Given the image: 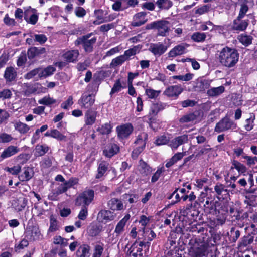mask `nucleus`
I'll list each match as a JSON object with an SVG mask.
<instances>
[{"instance_id":"1","label":"nucleus","mask_w":257,"mask_h":257,"mask_svg":"<svg viewBox=\"0 0 257 257\" xmlns=\"http://www.w3.org/2000/svg\"><path fill=\"white\" fill-rule=\"evenodd\" d=\"M218 53L217 58L220 64L224 67L228 68L233 67L238 62L239 53L234 48L226 46L218 51Z\"/></svg>"},{"instance_id":"2","label":"nucleus","mask_w":257,"mask_h":257,"mask_svg":"<svg viewBox=\"0 0 257 257\" xmlns=\"http://www.w3.org/2000/svg\"><path fill=\"white\" fill-rule=\"evenodd\" d=\"M184 230L192 233L193 236H197L195 242L199 243V239L205 236L208 232V225L206 223H198L197 221L189 222L184 225Z\"/></svg>"},{"instance_id":"3","label":"nucleus","mask_w":257,"mask_h":257,"mask_svg":"<svg viewBox=\"0 0 257 257\" xmlns=\"http://www.w3.org/2000/svg\"><path fill=\"white\" fill-rule=\"evenodd\" d=\"M147 30H157V35L165 37L169 35L170 30V23L165 20H159L147 24L146 26Z\"/></svg>"},{"instance_id":"4","label":"nucleus","mask_w":257,"mask_h":257,"mask_svg":"<svg viewBox=\"0 0 257 257\" xmlns=\"http://www.w3.org/2000/svg\"><path fill=\"white\" fill-rule=\"evenodd\" d=\"M151 243L142 241L140 238L137 239L128 249L126 255L128 257H143V248L147 249L150 246Z\"/></svg>"},{"instance_id":"5","label":"nucleus","mask_w":257,"mask_h":257,"mask_svg":"<svg viewBox=\"0 0 257 257\" xmlns=\"http://www.w3.org/2000/svg\"><path fill=\"white\" fill-rule=\"evenodd\" d=\"M94 191L93 190H85L76 197L75 200V204L77 206L88 207L94 200Z\"/></svg>"},{"instance_id":"6","label":"nucleus","mask_w":257,"mask_h":257,"mask_svg":"<svg viewBox=\"0 0 257 257\" xmlns=\"http://www.w3.org/2000/svg\"><path fill=\"white\" fill-rule=\"evenodd\" d=\"M25 238L30 242L39 241L43 239V234L41 233L38 225H28L24 232Z\"/></svg>"},{"instance_id":"7","label":"nucleus","mask_w":257,"mask_h":257,"mask_svg":"<svg viewBox=\"0 0 257 257\" xmlns=\"http://www.w3.org/2000/svg\"><path fill=\"white\" fill-rule=\"evenodd\" d=\"M228 214L231 217V221L234 223L235 225H237L240 228H242L244 226L245 220L247 217V213H243L235 209L233 206L230 207L228 209Z\"/></svg>"},{"instance_id":"8","label":"nucleus","mask_w":257,"mask_h":257,"mask_svg":"<svg viewBox=\"0 0 257 257\" xmlns=\"http://www.w3.org/2000/svg\"><path fill=\"white\" fill-rule=\"evenodd\" d=\"M237 124L228 116H225L216 124L214 131L217 133L237 128Z\"/></svg>"},{"instance_id":"9","label":"nucleus","mask_w":257,"mask_h":257,"mask_svg":"<svg viewBox=\"0 0 257 257\" xmlns=\"http://www.w3.org/2000/svg\"><path fill=\"white\" fill-rule=\"evenodd\" d=\"M96 41V37H93L90 39L78 37L75 41L74 44L76 46L81 45L85 53H90L94 51V46Z\"/></svg>"},{"instance_id":"10","label":"nucleus","mask_w":257,"mask_h":257,"mask_svg":"<svg viewBox=\"0 0 257 257\" xmlns=\"http://www.w3.org/2000/svg\"><path fill=\"white\" fill-rule=\"evenodd\" d=\"M252 229L251 232L244 235L238 241L237 246L238 249H244L251 244L254 239V235L257 234V230H255L256 225L252 224L250 225Z\"/></svg>"},{"instance_id":"11","label":"nucleus","mask_w":257,"mask_h":257,"mask_svg":"<svg viewBox=\"0 0 257 257\" xmlns=\"http://www.w3.org/2000/svg\"><path fill=\"white\" fill-rule=\"evenodd\" d=\"M134 127L132 123H126L118 125L116 127V132L117 138L120 140L127 139L132 134Z\"/></svg>"},{"instance_id":"12","label":"nucleus","mask_w":257,"mask_h":257,"mask_svg":"<svg viewBox=\"0 0 257 257\" xmlns=\"http://www.w3.org/2000/svg\"><path fill=\"white\" fill-rule=\"evenodd\" d=\"M215 211L213 215H215L218 218L217 220L220 221L221 224L224 223L228 213L227 205L219 201V204H217Z\"/></svg>"},{"instance_id":"13","label":"nucleus","mask_w":257,"mask_h":257,"mask_svg":"<svg viewBox=\"0 0 257 257\" xmlns=\"http://www.w3.org/2000/svg\"><path fill=\"white\" fill-rule=\"evenodd\" d=\"M215 196L219 200H227L229 197V190L226 186L221 183L217 182L214 186Z\"/></svg>"},{"instance_id":"14","label":"nucleus","mask_w":257,"mask_h":257,"mask_svg":"<svg viewBox=\"0 0 257 257\" xmlns=\"http://www.w3.org/2000/svg\"><path fill=\"white\" fill-rule=\"evenodd\" d=\"M183 91V88L180 84L171 85L167 87L163 94L169 98L177 99Z\"/></svg>"},{"instance_id":"15","label":"nucleus","mask_w":257,"mask_h":257,"mask_svg":"<svg viewBox=\"0 0 257 257\" xmlns=\"http://www.w3.org/2000/svg\"><path fill=\"white\" fill-rule=\"evenodd\" d=\"M244 18L237 16L236 19L233 21L231 29L233 31H244L247 28L249 21L248 19L243 20Z\"/></svg>"},{"instance_id":"16","label":"nucleus","mask_w":257,"mask_h":257,"mask_svg":"<svg viewBox=\"0 0 257 257\" xmlns=\"http://www.w3.org/2000/svg\"><path fill=\"white\" fill-rule=\"evenodd\" d=\"M219 201L215 200V196L210 195L209 198L207 199L203 204L204 211L207 214H213L215 212Z\"/></svg>"},{"instance_id":"17","label":"nucleus","mask_w":257,"mask_h":257,"mask_svg":"<svg viewBox=\"0 0 257 257\" xmlns=\"http://www.w3.org/2000/svg\"><path fill=\"white\" fill-rule=\"evenodd\" d=\"M218 234L214 233L211 230L208 231L205 236L199 239V243L206 244L209 247L214 246L217 243V240L219 239Z\"/></svg>"},{"instance_id":"18","label":"nucleus","mask_w":257,"mask_h":257,"mask_svg":"<svg viewBox=\"0 0 257 257\" xmlns=\"http://www.w3.org/2000/svg\"><path fill=\"white\" fill-rule=\"evenodd\" d=\"M120 152V147L114 143H109L103 150V155L106 158H111Z\"/></svg>"},{"instance_id":"19","label":"nucleus","mask_w":257,"mask_h":257,"mask_svg":"<svg viewBox=\"0 0 257 257\" xmlns=\"http://www.w3.org/2000/svg\"><path fill=\"white\" fill-rule=\"evenodd\" d=\"M95 97L92 94H83L78 100V104L82 108L90 109L94 104Z\"/></svg>"},{"instance_id":"20","label":"nucleus","mask_w":257,"mask_h":257,"mask_svg":"<svg viewBox=\"0 0 257 257\" xmlns=\"http://www.w3.org/2000/svg\"><path fill=\"white\" fill-rule=\"evenodd\" d=\"M147 13L145 12H140L135 14L133 17L131 25L133 27H140L146 23L147 19L145 18Z\"/></svg>"},{"instance_id":"21","label":"nucleus","mask_w":257,"mask_h":257,"mask_svg":"<svg viewBox=\"0 0 257 257\" xmlns=\"http://www.w3.org/2000/svg\"><path fill=\"white\" fill-rule=\"evenodd\" d=\"M189 45L186 43L177 45L173 48L168 53V57L174 58L186 53V48Z\"/></svg>"},{"instance_id":"22","label":"nucleus","mask_w":257,"mask_h":257,"mask_svg":"<svg viewBox=\"0 0 257 257\" xmlns=\"http://www.w3.org/2000/svg\"><path fill=\"white\" fill-rule=\"evenodd\" d=\"M149 50L155 56H160L166 51L167 46L160 42L153 43L151 44Z\"/></svg>"},{"instance_id":"23","label":"nucleus","mask_w":257,"mask_h":257,"mask_svg":"<svg viewBox=\"0 0 257 257\" xmlns=\"http://www.w3.org/2000/svg\"><path fill=\"white\" fill-rule=\"evenodd\" d=\"M91 246L87 243H83L79 245L76 251V257H90L91 254Z\"/></svg>"},{"instance_id":"24","label":"nucleus","mask_w":257,"mask_h":257,"mask_svg":"<svg viewBox=\"0 0 257 257\" xmlns=\"http://www.w3.org/2000/svg\"><path fill=\"white\" fill-rule=\"evenodd\" d=\"M116 214L108 210H101L98 213L97 219L101 222L105 221L106 223L114 219Z\"/></svg>"},{"instance_id":"25","label":"nucleus","mask_w":257,"mask_h":257,"mask_svg":"<svg viewBox=\"0 0 257 257\" xmlns=\"http://www.w3.org/2000/svg\"><path fill=\"white\" fill-rule=\"evenodd\" d=\"M130 218L131 215L127 213L117 223L114 230V233L117 236L120 235L124 231L125 226L129 222Z\"/></svg>"},{"instance_id":"26","label":"nucleus","mask_w":257,"mask_h":257,"mask_svg":"<svg viewBox=\"0 0 257 257\" xmlns=\"http://www.w3.org/2000/svg\"><path fill=\"white\" fill-rule=\"evenodd\" d=\"M232 165L230 167L229 171L230 173H233L235 169L238 173L239 175H244L247 171V167L243 164L237 160H233L231 161Z\"/></svg>"},{"instance_id":"27","label":"nucleus","mask_w":257,"mask_h":257,"mask_svg":"<svg viewBox=\"0 0 257 257\" xmlns=\"http://www.w3.org/2000/svg\"><path fill=\"white\" fill-rule=\"evenodd\" d=\"M188 140V135L184 134L183 135L177 136L170 141L169 146L172 149H177L180 145L187 143Z\"/></svg>"},{"instance_id":"28","label":"nucleus","mask_w":257,"mask_h":257,"mask_svg":"<svg viewBox=\"0 0 257 257\" xmlns=\"http://www.w3.org/2000/svg\"><path fill=\"white\" fill-rule=\"evenodd\" d=\"M87 231L90 237H96L103 231V226L98 223H92L88 227Z\"/></svg>"},{"instance_id":"29","label":"nucleus","mask_w":257,"mask_h":257,"mask_svg":"<svg viewBox=\"0 0 257 257\" xmlns=\"http://www.w3.org/2000/svg\"><path fill=\"white\" fill-rule=\"evenodd\" d=\"M139 171L143 176H150L155 169H153L148 164L145 162L143 159L139 161Z\"/></svg>"},{"instance_id":"30","label":"nucleus","mask_w":257,"mask_h":257,"mask_svg":"<svg viewBox=\"0 0 257 257\" xmlns=\"http://www.w3.org/2000/svg\"><path fill=\"white\" fill-rule=\"evenodd\" d=\"M46 52V48L44 47H31L27 50V56L30 60H31L45 53Z\"/></svg>"},{"instance_id":"31","label":"nucleus","mask_w":257,"mask_h":257,"mask_svg":"<svg viewBox=\"0 0 257 257\" xmlns=\"http://www.w3.org/2000/svg\"><path fill=\"white\" fill-rule=\"evenodd\" d=\"M183 251L181 246H174L172 249H166L162 257H182Z\"/></svg>"},{"instance_id":"32","label":"nucleus","mask_w":257,"mask_h":257,"mask_svg":"<svg viewBox=\"0 0 257 257\" xmlns=\"http://www.w3.org/2000/svg\"><path fill=\"white\" fill-rule=\"evenodd\" d=\"M109 208L113 211H120L123 209V204L121 199L113 198L108 201Z\"/></svg>"},{"instance_id":"33","label":"nucleus","mask_w":257,"mask_h":257,"mask_svg":"<svg viewBox=\"0 0 257 257\" xmlns=\"http://www.w3.org/2000/svg\"><path fill=\"white\" fill-rule=\"evenodd\" d=\"M19 151L20 148L17 146L10 145L4 149L3 151L1 153L2 157L4 159H6L16 155Z\"/></svg>"},{"instance_id":"34","label":"nucleus","mask_w":257,"mask_h":257,"mask_svg":"<svg viewBox=\"0 0 257 257\" xmlns=\"http://www.w3.org/2000/svg\"><path fill=\"white\" fill-rule=\"evenodd\" d=\"M166 106V103L160 101L152 103L149 113L150 115H157L158 113L164 109Z\"/></svg>"},{"instance_id":"35","label":"nucleus","mask_w":257,"mask_h":257,"mask_svg":"<svg viewBox=\"0 0 257 257\" xmlns=\"http://www.w3.org/2000/svg\"><path fill=\"white\" fill-rule=\"evenodd\" d=\"M186 155V152H177L169 159L165 164V167L169 168L181 160L184 156Z\"/></svg>"},{"instance_id":"36","label":"nucleus","mask_w":257,"mask_h":257,"mask_svg":"<svg viewBox=\"0 0 257 257\" xmlns=\"http://www.w3.org/2000/svg\"><path fill=\"white\" fill-rule=\"evenodd\" d=\"M241 235V232L236 226L232 227L227 232L228 240L231 243L236 242Z\"/></svg>"},{"instance_id":"37","label":"nucleus","mask_w":257,"mask_h":257,"mask_svg":"<svg viewBox=\"0 0 257 257\" xmlns=\"http://www.w3.org/2000/svg\"><path fill=\"white\" fill-rule=\"evenodd\" d=\"M199 115V113L196 111L193 112H190L182 116L179 119L181 123H188L195 120Z\"/></svg>"},{"instance_id":"38","label":"nucleus","mask_w":257,"mask_h":257,"mask_svg":"<svg viewBox=\"0 0 257 257\" xmlns=\"http://www.w3.org/2000/svg\"><path fill=\"white\" fill-rule=\"evenodd\" d=\"M109 163L105 161H101L98 166L97 170V174L95 175L96 179H100L102 178L108 169Z\"/></svg>"},{"instance_id":"39","label":"nucleus","mask_w":257,"mask_h":257,"mask_svg":"<svg viewBox=\"0 0 257 257\" xmlns=\"http://www.w3.org/2000/svg\"><path fill=\"white\" fill-rule=\"evenodd\" d=\"M205 193L202 192L199 196L198 197V199L194 204H196L198 207H202L203 206L204 203H205L206 200H208V198H209V196L207 195L208 191H209L210 192H212V188H209L208 186L205 187Z\"/></svg>"},{"instance_id":"40","label":"nucleus","mask_w":257,"mask_h":257,"mask_svg":"<svg viewBox=\"0 0 257 257\" xmlns=\"http://www.w3.org/2000/svg\"><path fill=\"white\" fill-rule=\"evenodd\" d=\"M142 48V45L141 44L134 46L132 48L125 50L123 55L125 56L124 57L127 61L131 59V57L135 56L136 54L139 53Z\"/></svg>"},{"instance_id":"41","label":"nucleus","mask_w":257,"mask_h":257,"mask_svg":"<svg viewBox=\"0 0 257 257\" xmlns=\"http://www.w3.org/2000/svg\"><path fill=\"white\" fill-rule=\"evenodd\" d=\"M33 169L29 167H25L23 168V172L19 176V178L21 181H28L33 176Z\"/></svg>"},{"instance_id":"42","label":"nucleus","mask_w":257,"mask_h":257,"mask_svg":"<svg viewBox=\"0 0 257 257\" xmlns=\"http://www.w3.org/2000/svg\"><path fill=\"white\" fill-rule=\"evenodd\" d=\"M79 54L77 50H70L63 54V57L68 62H74L77 60Z\"/></svg>"},{"instance_id":"43","label":"nucleus","mask_w":257,"mask_h":257,"mask_svg":"<svg viewBox=\"0 0 257 257\" xmlns=\"http://www.w3.org/2000/svg\"><path fill=\"white\" fill-rule=\"evenodd\" d=\"M104 244L102 242H96L94 244L92 257H101L104 249Z\"/></svg>"},{"instance_id":"44","label":"nucleus","mask_w":257,"mask_h":257,"mask_svg":"<svg viewBox=\"0 0 257 257\" xmlns=\"http://www.w3.org/2000/svg\"><path fill=\"white\" fill-rule=\"evenodd\" d=\"M113 126L110 122L100 125L96 130L102 135H109L112 131Z\"/></svg>"},{"instance_id":"45","label":"nucleus","mask_w":257,"mask_h":257,"mask_svg":"<svg viewBox=\"0 0 257 257\" xmlns=\"http://www.w3.org/2000/svg\"><path fill=\"white\" fill-rule=\"evenodd\" d=\"M96 113L95 111L91 109H88L85 114V124L87 125H92L96 121Z\"/></svg>"},{"instance_id":"46","label":"nucleus","mask_w":257,"mask_h":257,"mask_svg":"<svg viewBox=\"0 0 257 257\" xmlns=\"http://www.w3.org/2000/svg\"><path fill=\"white\" fill-rule=\"evenodd\" d=\"M237 39L239 42L245 47H247L251 45L253 39L252 36L245 33L238 35Z\"/></svg>"},{"instance_id":"47","label":"nucleus","mask_w":257,"mask_h":257,"mask_svg":"<svg viewBox=\"0 0 257 257\" xmlns=\"http://www.w3.org/2000/svg\"><path fill=\"white\" fill-rule=\"evenodd\" d=\"M16 72L12 67H7L5 71L4 77L7 81L11 82L15 80Z\"/></svg>"},{"instance_id":"48","label":"nucleus","mask_w":257,"mask_h":257,"mask_svg":"<svg viewBox=\"0 0 257 257\" xmlns=\"http://www.w3.org/2000/svg\"><path fill=\"white\" fill-rule=\"evenodd\" d=\"M184 225L182 227H176L175 231H171L170 233L169 237L176 240L177 238L179 239L181 237V234H184Z\"/></svg>"},{"instance_id":"49","label":"nucleus","mask_w":257,"mask_h":257,"mask_svg":"<svg viewBox=\"0 0 257 257\" xmlns=\"http://www.w3.org/2000/svg\"><path fill=\"white\" fill-rule=\"evenodd\" d=\"M68 190L67 187L64 183H63L60 184L52 192V197H54V198H52L51 200H54L55 198L57 197L58 195L62 194L65 192H66Z\"/></svg>"},{"instance_id":"50","label":"nucleus","mask_w":257,"mask_h":257,"mask_svg":"<svg viewBox=\"0 0 257 257\" xmlns=\"http://www.w3.org/2000/svg\"><path fill=\"white\" fill-rule=\"evenodd\" d=\"M36 154L37 156H42L47 153L50 149V147L46 144L36 145Z\"/></svg>"},{"instance_id":"51","label":"nucleus","mask_w":257,"mask_h":257,"mask_svg":"<svg viewBox=\"0 0 257 257\" xmlns=\"http://www.w3.org/2000/svg\"><path fill=\"white\" fill-rule=\"evenodd\" d=\"M201 244L199 247L195 248L194 253L196 257H202L205 255L207 247H209L205 243H200Z\"/></svg>"},{"instance_id":"52","label":"nucleus","mask_w":257,"mask_h":257,"mask_svg":"<svg viewBox=\"0 0 257 257\" xmlns=\"http://www.w3.org/2000/svg\"><path fill=\"white\" fill-rule=\"evenodd\" d=\"M189 208V220H196L199 214V211L196 209L198 208V206L196 204H194V205L192 206V204L191 203Z\"/></svg>"},{"instance_id":"53","label":"nucleus","mask_w":257,"mask_h":257,"mask_svg":"<svg viewBox=\"0 0 257 257\" xmlns=\"http://www.w3.org/2000/svg\"><path fill=\"white\" fill-rule=\"evenodd\" d=\"M156 4L160 9L168 10L172 6L173 3L170 0H157Z\"/></svg>"},{"instance_id":"54","label":"nucleus","mask_w":257,"mask_h":257,"mask_svg":"<svg viewBox=\"0 0 257 257\" xmlns=\"http://www.w3.org/2000/svg\"><path fill=\"white\" fill-rule=\"evenodd\" d=\"M255 114L252 113L250 114L249 118L246 119L244 128L246 131H250L253 129L254 126V121L255 120Z\"/></svg>"},{"instance_id":"55","label":"nucleus","mask_w":257,"mask_h":257,"mask_svg":"<svg viewBox=\"0 0 257 257\" xmlns=\"http://www.w3.org/2000/svg\"><path fill=\"white\" fill-rule=\"evenodd\" d=\"M56 102L57 100L52 97H50L49 95L48 96H44L38 100V103L40 104H43L46 106H51Z\"/></svg>"},{"instance_id":"56","label":"nucleus","mask_w":257,"mask_h":257,"mask_svg":"<svg viewBox=\"0 0 257 257\" xmlns=\"http://www.w3.org/2000/svg\"><path fill=\"white\" fill-rule=\"evenodd\" d=\"M15 128L16 130L22 134L27 133L30 130V127L27 124L20 121L15 124Z\"/></svg>"},{"instance_id":"57","label":"nucleus","mask_w":257,"mask_h":257,"mask_svg":"<svg viewBox=\"0 0 257 257\" xmlns=\"http://www.w3.org/2000/svg\"><path fill=\"white\" fill-rule=\"evenodd\" d=\"M101 82V79L99 75L95 74L93 76L92 82L90 84L89 86L93 91H97L98 90L99 86Z\"/></svg>"},{"instance_id":"58","label":"nucleus","mask_w":257,"mask_h":257,"mask_svg":"<svg viewBox=\"0 0 257 257\" xmlns=\"http://www.w3.org/2000/svg\"><path fill=\"white\" fill-rule=\"evenodd\" d=\"M191 38V39L194 42H203L205 40L206 35L204 33L197 32L194 33L192 35Z\"/></svg>"},{"instance_id":"59","label":"nucleus","mask_w":257,"mask_h":257,"mask_svg":"<svg viewBox=\"0 0 257 257\" xmlns=\"http://www.w3.org/2000/svg\"><path fill=\"white\" fill-rule=\"evenodd\" d=\"M224 91V87L222 86L214 87L207 91V94L210 96H215L222 93Z\"/></svg>"},{"instance_id":"60","label":"nucleus","mask_w":257,"mask_h":257,"mask_svg":"<svg viewBox=\"0 0 257 257\" xmlns=\"http://www.w3.org/2000/svg\"><path fill=\"white\" fill-rule=\"evenodd\" d=\"M124 88V87H123L121 85L120 79H118L115 82L112 88L111 89L109 94L111 96H112L113 94L119 92L121 89Z\"/></svg>"},{"instance_id":"61","label":"nucleus","mask_w":257,"mask_h":257,"mask_svg":"<svg viewBox=\"0 0 257 257\" xmlns=\"http://www.w3.org/2000/svg\"><path fill=\"white\" fill-rule=\"evenodd\" d=\"M123 55H121L112 60L110 65L112 67H116L121 65L125 61H127Z\"/></svg>"},{"instance_id":"62","label":"nucleus","mask_w":257,"mask_h":257,"mask_svg":"<svg viewBox=\"0 0 257 257\" xmlns=\"http://www.w3.org/2000/svg\"><path fill=\"white\" fill-rule=\"evenodd\" d=\"M211 8V5L209 4L204 5L200 7L196 8L195 14L201 15L208 12Z\"/></svg>"},{"instance_id":"63","label":"nucleus","mask_w":257,"mask_h":257,"mask_svg":"<svg viewBox=\"0 0 257 257\" xmlns=\"http://www.w3.org/2000/svg\"><path fill=\"white\" fill-rule=\"evenodd\" d=\"M59 229L57 220L52 215L50 218V226L48 230V232H53L58 230Z\"/></svg>"},{"instance_id":"64","label":"nucleus","mask_w":257,"mask_h":257,"mask_svg":"<svg viewBox=\"0 0 257 257\" xmlns=\"http://www.w3.org/2000/svg\"><path fill=\"white\" fill-rule=\"evenodd\" d=\"M161 90H155L152 88H147L145 90V94L149 98L156 99L161 93Z\"/></svg>"}]
</instances>
